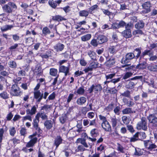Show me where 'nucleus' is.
Listing matches in <instances>:
<instances>
[{"label":"nucleus","instance_id":"f257e3e1","mask_svg":"<svg viewBox=\"0 0 157 157\" xmlns=\"http://www.w3.org/2000/svg\"><path fill=\"white\" fill-rule=\"evenodd\" d=\"M147 123L146 119L144 117H142L141 121L139 122L137 124L136 128L138 130L142 129L146 130L147 129Z\"/></svg>","mask_w":157,"mask_h":157},{"label":"nucleus","instance_id":"f03ea898","mask_svg":"<svg viewBox=\"0 0 157 157\" xmlns=\"http://www.w3.org/2000/svg\"><path fill=\"white\" fill-rule=\"evenodd\" d=\"M10 93L13 96H18L21 94V91L19 87L16 85L12 86L10 90Z\"/></svg>","mask_w":157,"mask_h":157},{"label":"nucleus","instance_id":"7ed1b4c3","mask_svg":"<svg viewBox=\"0 0 157 157\" xmlns=\"http://www.w3.org/2000/svg\"><path fill=\"white\" fill-rule=\"evenodd\" d=\"M33 135H30L29 136L30 139H31L30 141L26 145V147H33L34 144L36 142L37 139L36 137H33Z\"/></svg>","mask_w":157,"mask_h":157},{"label":"nucleus","instance_id":"20e7f679","mask_svg":"<svg viewBox=\"0 0 157 157\" xmlns=\"http://www.w3.org/2000/svg\"><path fill=\"white\" fill-rule=\"evenodd\" d=\"M134 57L135 56L133 53H128L126 55L125 58L122 59L121 63H127L129 60L133 59Z\"/></svg>","mask_w":157,"mask_h":157},{"label":"nucleus","instance_id":"39448f33","mask_svg":"<svg viewBox=\"0 0 157 157\" xmlns=\"http://www.w3.org/2000/svg\"><path fill=\"white\" fill-rule=\"evenodd\" d=\"M101 125L102 128L105 131L108 132L111 131V126L107 121L104 122H102Z\"/></svg>","mask_w":157,"mask_h":157},{"label":"nucleus","instance_id":"423d86ee","mask_svg":"<svg viewBox=\"0 0 157 157\" xmlns=\"http://www.w3.org/2000/svg\"><path fill=\"white\" fill-rule=\"evenodd\" d=\"M33 93L34 98L37 99V101L40 102L43 98V94H41L40 91H34Z\"/></svg>","mask_w":157,"mask_h":157},{"label":"nucleus","instance_id":"0eeeda50","mask_svg":"<svg viewBox=\"0 0 157 157\" xmlns=\"http://www.w3.org/2000/svg\"><path fill=\"white\" fill-rule=\"evenodd\" d=\"M147 119L149 123L153 124H155L157 123V117H156L154 114H150L147 117Z\"/></svg>","mask_w":157,"mask_h":157},{"label":"nucleus","instance_id":"6e6552de","mask_svg":"<svg viewBox=\"0 0 157 157\" xmlns=\"http://www.w3.org/2000/svg\"><path fill=\"white\" fill-rule=\"evenodd\" d=\"M64 45L61 43H58L54 47V49L57 52H61L64 48Z\"/></svg>","mask_w":157,"mask_h":157},{"label":"nucleus","instance_id":"1a4fd4ad","mask_svg":"<svg viewBox=\"0 0 157 157\" xmlns=\"http://www.w3.org/2000/svg\"><path fill=\"white\" fill-rule=\"evenodd\" d=\"M97 67V64L94 62H92L90 64L89 66L86 68L84 71L86 72H87L89 71H92L93 69Z\"/></svg>","mask_w":157,"mask_h":157},{"label":"nucleus","instance_id":"9d476101","mask_svg":"<svg viewBox=\"0 0 157 157\" xmlns=\"http://www.w3.org/2000/svg\"><path fill=\"white\" fill-rule=\"evenodd\" d=\"M120 49V46L117 45L116 46H110L109 48V50L110 53H113L117 52Z\"/></svg>","mask_w":157,"mask_h":157},{"label":"nucleus","instance_id":"9b49d317","mask_svg":"<svg viewBox=\"0 0 157 157\" xmlns=\"http://www.w3.org/2000/svg\"><path fill=\"white\" fill-rule=\"evenodd\" d=\"M122 36L126 38H130L132 36L130 29H126L121 33Z\"/></svg>","mask_w":157,"mask_h":157},{"label":"nucleus","instance_id":"f8f14e48","mask_svg":"<svg viewBox=\"0 0 157 157\" xmlns=\"http://www.w3.org/2000/svg\"><path fill=\"white\" fill-rule=\"evenodd\" d=\"M97 40L98 43L101 44L107 41V39L106 36L101 35L97 37Z\"/></svg>","mask_w":157,"mask_h":157},{"label":"nucleus","instance_id":"ddd939ff","mask_svg":"<svg viewBox=\"0 0 157 157\" xmlns=\"http://www.w3.org/2000/svg\"><path fill=\"white\" fill-rule=\"evenodd\" d=\"M142 6L146 11H144L145 13H148L150 11V7H151V4L149 2H145L142 5Z\"/></svg>","mask_w":157,"mask_h":157},{"label":"nucleus","instance_id":"4468645a","mask_svg":"<svg viewBox=\"0 0 157 157\" xmlns=\"http://www.w3.org/2000/svg\"><path fill=\"white\" fill-rule=\"evenodd\" d=\"M86 101V99L85 97H81L77 99L76 103L78 105H82L84 104Z\"/></svg>","mask_w":157,"mask_h":157},{"label":"nucleus","instance_id":"2eb2a0df","mask_svg":"<svg viewBox=\"0 0 157 157\" xmlns=\"http://www.w3.org/2000/svg\"><path fill=\"white\" fill-rule=\"evenodd\" d=\"M40 117L43 120L47 119V116L46 115V114L44 112H40L37 113L35 117L36 118H38V119H39Z\"/></svg>","mask_w":157,"mask_h":157},{"label":"nucleus","instance_id":"dca6fc26","mask_svg":"<svg viewBox=\"0 0 157 157\" xmlns=\"http://www.w3.org/2000/svg\"><path fill=\"white\" fill-rule=\"evenodd\" d=\"M36 111V108L35 106H33L31 110L28 109L26 110V113L27 114L33 115L35 114Z\"/></svg>","mask_w":157,"mask_h":157},{"label":"nucleus","instance_id":"f3484780","mask_svg":"<svg viewBox=\"0 0 157 157\" xmlns=\"http://www.w3.org/2000/svg\"><path fill=\"white\" fill-rule=\"evenodd\" d=\"M3 10L5 12L10 13H11L12 9L8 3L7 4L4 5L2 7Z\"/></svg>","mask_w":157,"mask_h":157},{"label":"nucleus","instance_id":"a211bd4d","mask_svg":"<svg viewBox=\"0 0 157 157\" xmlns=\"http://www.w3.org/2000/svg\"><path fill=\"white\" fill-rule=\"evenodd\" d=\"M76 143H80L85 147L87 148L89 147V145H87V143L86 142V140H85L79 138L77 139Z\"/></svg>","mask_w":157,"mask_h":157},{"label":"nucleus","instance_id":"6ab92c4d","mask_svg":"<svg viewBox=\"0 0 157 157\" xmlns=\"http://www.w3.org/2000/svg\"><path fill=\"white\" fill-rule=\"evenodd\" d=\"M13 25H6L1 28V29L2 32H5L11 29L13 27Z\"/></svg>","mask_w":157,"mask_h":157},{"label":"nucleus","instance_id":"aec40b11","mask_svg":"<svg viewBox=\"0 0 157 157\" xmlns=\"http://www.w3.org/2000/svg\"><path fill=\"white\" fill-rule=\"evenodd\" d=\"M146 62L145 61H144L143 63H139L136 66V68L138 69H142L146 68Z\"/></svg>","mask_w":157,"mask_h":157},{"label":"nucleus","instance_id":"412c9836","mask_svg":"<svg viewBox=\"0 0 157 157\" xmlns=\"http://www.w3.org/2000/svg\"><path fill=\"white\" fill-rule=\"evenodd\" d=\"M62 141V139L60 136H58L55 139V144L57 147L61 144Z\"/></svg>","mask_w":157,"mask_h":157},{"label":"nucleus","instance_id":"4be33fe9","mask_svg":"<svg viewBox=\"0 0 157 157\" xmlns=\"http://www.w3.org/2000/svg\"><path fill=\"white\" fill-rule=\"evenodd\" d=\"M148 69L153 71H157V65L151 64L148 67Z\"/></svg>","mask_w":157,"mask_h":157},{"label":"nucleus","instance_id":"5701e85b","mask_svg":"<svg viewBox=\"0 0 157 157\" xmlns=\"http://www.w3.org/2000/svg\"><path fill=\"white\" fill-rule=\"evenodd\" d=\"M60 71L61 72L64 73L65 75H67L69 71V69L67 67L62 66L60 67Z\"/></svg>","mask_w":157,"mask_h":157},{"label":"nucleus","instance_id":"b1692460","mask_svg":"<svg viewBox=\"0 0 157 157\" xmlns=\"http://www.w3.org/2000/svg\"><path fill=\"white\" fill-rule=\"evenodd\" d=\"M144 23L142 21L138 22L135 25V27L136 29H140L142 28L144 26Z\"/></svg>","mask_w":157,"mask_h":157},{"label":"nucleus","instance_id":"393cba45","mask_svg":"<svg viewBox=\"0 0 157 157\" xmlns=\"http://www.w3.org/2000/svg\"><path fill=\"white\" fill-rule=\"evenodd\" d=\"M122 112L124 114H127L133 113L132 109L130 108H127L123 110Z\"/></svg>","mask_w":157,"mask_h":157},{"label":"nucleus","instance_id":"a878e982","mask_svg":"<svg viewBox=\"0 0 157 157\" xmlns=\"http://www.w3.org/2000/svg\"><path fill=\"white\" fill-rule=\"evenodd\" d=\"M91 35L90 34H88L83 36L81 37V40L83 41H85L89 40L91 38Z\"/></svg>","mask_w":157,"mask_h":157},{"label":"nucleus","instance_id":"bb28decb","mask_svg":"<svg viewBox=\"0 0 157 157\" xmlns=\"http://www.w3.org/2000/svg\"><path fill=\"white\" fill-rule=\"evenodd\" d=\"M44 124L46 127L48 129L51 128L52 127V124L51 121H46Z\"/></svg>","mask_w":157,"mask_h":157},{"label":"nucleus","instance_id":"cd10ccee","mask_svg":"<svg viewBox=\"0 0 157 157\" xmlns=\"http://www.w3.org/2000/svg\"><path fill=\"white\" fill-rule=\"evenodd\" d=\"M88 55L92 59H95L96 54L95 52L93 51H90L88 52Z\"/></svg>","mask_w":157,"mask_h":157},{"label":"nucleus","instance_id":"c85d7f7f","mask_svg":"<svg viewBox=\"0 0 157 157\" xmlns=\"http://www.w3.org/2000/svg\"><path fill=\"white\" fill-rule=\"evenodd\" d=\"M10 135L13 136L15 134L16 131L15 127H10L9 130Z\"/></svg>","mask_w":157,"mask_h":157},{"label":"nucleus","instance_id":"c756f323","mask_svg":"<svg viewBox=\"0 0 157 157\" xmlns=\"http://www.w3.org/2000/svg\"><path fill=\"white\" fill-rule=\"evenodd\" d=\"M79 13V16L81 17H86L88 16L89 14L88 12L85 10L80 11Z\"/></svg>","mask_w":157,"mask_h":157},{"label":"nucleus","instance_id":"7c9ffc66","mask_svg":"<svg viewBox=\"0 0 157 157\" xmlns=\"http://www.w3.org/2000/svg\"><path fill=\"white\" fill-rule=\"evenodd\" d=\"M52 19L56 21H61L62 20H66L63 17L59 15H56L53 16L52 17Z\"/></svg>","mask_w":157,"mask_h":157},{"label":"nucleus","instance_id":"2f4dec72","mask_svg":"<svg viewBox=\"0 0 157 157\" xmlns=\"http://www.w3.org/2000/svg\"><path fill=\"white\" fill-rule=\"evenodd\" d=\"M115 63V60L114 58H111L106 62V65L109 67L114 64Z\"/></svg>","mask_w":157,"mask_h":157},{"label":"nucleus","instance_id":"473e14b6","mask_svg":"<svg viewBox=\"0 0 157 157\" xmlns=\"http://www.w3.org/2000/svg\"><path fill=\"white\" fill-rule=\"evenodd\" d=\"M94 90L95 92H97L101 90L102 87L100 84L94 85Z\"/></svg>","mask_w":157,"mask_h":157},{"label":"nucleus","instance_id":"72a5a7b5","mask_svg":"<svg viewBox=\"0 0 157 157\" xmlns=\"http://www.w3.org/2000/svg\"><path fill=\"white\" fill-rule=\"evenodd\" d=\"M98 132L97 129L94 128L92 129L90 131V134L93 137H95L98 135Z\"/></svg>","mask_w":157,"mask_h":157},{"label":"nucleus","instance_id":"f704fd0d","mask_svg":"<svg viewBox=\"0 0 157 157\" xmlns=\"http://www.w3.org/2000/svg\"><path fill=\"white\" fill-rule=\"evenodd\" d=\"M139 139V134L138 133H136L130 139L131 142H134Z\"/></svg>","mask_w":157,"mask_h":157},{"label":"nucleus","instance_id":"c9c22d12","mask_svg":"<svg viewBox=\"0 0 157 157\" xmlns=\"http://www.w3.org/2000/svg\"><path fill=\"white\" fill-rule=\"evenodd\" d=\"M85 92V90L83 87H81L78 88L77 90L78 94L81 95H83Z\"/></svg>","mask_w":157,"mask_h":157},{"label":"nucleus","instance_id":"e433bc0d","mask_svg":"<svg viewBox=\"0 0 157 157\" xmlns=\"http://www.w3.org/2000/svg\"><path fill=\"white\" fill-rule=\"evenodd\" d=\"M39 122V119L36 117L33 120V127L36 129H37L38 127V123Z\"/></svg>","mask_w":157,"mask_h":157},{"label":"nucleus","instance_id":"4c0bfd02","mask_svg":"<svg viewBox=\"0 0 157 157\" xmlns=\"http://www.w3.org/2000/svg\"><path fill=\"white\" fill-rule=\"evenodd\" d=\"M0 96L4 99H6L9 98V94L6 91H3L0 94Z\"/></svg>","mask_w":157,"mask_h":157},{"label":"nucleus","instance_id":"58836bf2","mask_svg":"<svg viewBox=\"0 0 157 157\" xmlns=\"http://www.w3.org/2000/svg\"><path fill=\"white\" fill-rule=\"evenodd\" d=\"M122 67H125V69L127 71L128 70L133 69L135 66H130L129 64H125L124 65L122 66Z\"/></svg>","mask_w":157,"mask_h":157},{"label":"nucleus","instance_id":"ea45409f","mask_svg":"<svg viewBox=\"0 0 157 157\" xmlns=\"http://www.w3.org/2000/svg\"><path fill=\"white\" fill-rule=\"evenodd\" d=\"M48 3L49 5L53 8H55L57 6L56 1H54L53 0H49Z\"/></svg>","mask_w":157,"mask_h":157},{"label":"nucleus","instance_id":"a19ab883","mask_svg":"<svg viewBox=\"0 0 157 157\" xmlns=\"http://www.w3.org/2000/svg\"><path fill=\"white\" fill-rule=\"evenodd\" d=\"M143 56L146 55H149L150 56L153 55V54L152 52L150 50H145L142 53Z\"/></svg>","mask_w":157,"mask_h":157},{"label":"nucleus","instance_id":"79ce46f5","mask_svg":"<svg viewBox=\"0 0 157 157\" xmlns=\"http://www.w3.org/2000/svg\"><path fill=\"white\" fill-rule=\"evenodd\" d=\"M4 133V130L3 128H0V149L1 147V143L2 141V137L3 136V134Z\"/></svg>","mask_w":157,"mask_h":157},{"label":"nucleus","instance_id":"37998d69","mask_svg":"<svg viewBox=\"0 0 157 157\" xmlns=\"http://www.w3.org/2000/svg\"><path fill=\"white\" fill-rule=\"evenodd\" d=\"M57 73V70L56 69L54 68H52L50 69V74L52 76H56Z\"/></svg>","mask_w":157,"mask_h":157},{"label":"nucleus","instance_id":"c03bdc74","mask_svg":"<svg viewBox=\"0 0 157 157\" xmlns=\"http://www.w3.org/2000/svg\"><path fill=\"white\" fill-rule=\"evenodd\" d=\"M117 150L121 153H124V148L119 144H117Z\"/></svg>","mask_w":157,"mask_h":157},{"label":"nucleus","instance_id":"a18cd8bd","mask_svg":"<svg viewBox=\"0 0 157 157\" xmlns=\"http://www.w3.org/2000/svg\"><path fill=\"white\" fill-rule=\"evenodd\" d=\"M67 117L65 114L62 115L60 117L59 120L60 122L62 123L63 124L66 120Z\"/></svg>","mask_w":157,"mask_h":157},{"label":"nucleus","instance_id":"49530a36","mask_svg":"<svg viewBox=\"0 0 157 157\" xmlns=\"http://www.w3.org/2000/svg\"><path fill=\"white\" fill-rule=\"evenodd\" d=\"M27 120H28L30 121H32V118L29 115H28L25 116L23 117L22 121L23 122H24L25 121Z\"/></svg>","mask_w":157,"mask_h":157},{"label":"nucleus","instance_id":"de8ad7c7","mask_svg":"<svg viewBox=\"0 0 157 157\" xmlns=\"http://www.w3.org/2000/svg\"><path fill=\"white\" fill-rule=\"evenodd\" d=\"M98 6L97 5H95L91 6L89 10V11L91 13L94 10H97L98 9Z\"/></svg>","mask_w":157,"mask_h":157},{"label":"nucleus","instance_id":"09e8293b","mask_svg":"<svg viewBox=\"0 0 157 157\" xmlns=\"http://www.w3.org/2000/svg\"><path fill=\"white\" fill-rule=\"evenodd\" d=\"M20 132L21 136H25L27 133L26 129L24 128H22L20 130Z\"/></svg>","mask_w":157,"mask_h":157},{"label":"nucleus","instance_id":"8fccbe9b","mask_svg":"<svg viewBox=\"0 0 157 157\" xmlns=\"http://www.w3.org/2000/svg\"><path fill=\"white\" fill-rule=\"evenodd\" d=\"M121 95L128 98H130V92L128 90H127L121 94Z\"/></svg>","mask_w":157,"mask_h":157},{"label":"nucleus","instance_id":"3c124183","mask_svg":"<svg viewBox=\"0 0 157 157\" xmlns=\"http://www.w3.org/2000/svg\"><path fill=\"white\" fill-rule=\"evenodd\" d=\"M42 72L41 68L40 67H38V69H37V67H36L35 71V74L39 76L41 75Z\"/></svg>","mask_w":157,"mask_h":157},{"label":"nucleus","instance_id":"603ef678","mask_svg":"<svg viewBox=\"0 0 157 157\" xmlns=\"http://www.w3.org/2000/svg\"><path fill=\"white\" fill-rule=\"evenodd\" d=\"M132 73L130 72H126L123 77V79H126L132 75Z\"/></svg>","mask_w":157,"mask_h":157},{"label":"nucleus","instance_id":"864d4df0","mask_svg":"<svg viewBox=\"0 0 157 157\" xmlns=\"http://www.w3.org/2000/svg\"><path fill=\"white\" fill-rule=\"evenodd\" d=\"M120 80V78H115L111 80L110 81H106L104 82V83L105 84H106L107 83H109L110 82L113 83H116L118 82Z\"/></svg>","mask_w":157,"mask_h":157},{"label":"nucleus","instance_id":"5fc2aeb1","mask_svg":"<svg viewBox=\"0 0 157 157\" xmlns=\"http://www.w3.org/2000/svg\"><path fill=\"white\" fill-rule=\"evenodd\" d=\"M143 152L141 151L140 149L139 148H135V152L134 154L136 155H140L142 154Z\"/></svg>","mask_w":157,"mask_h":157},{"label":"nucleus","instance_id":"6e6d98bb","mask_svg":"<svg viewBox=\"0 0 157 157\" xmlns=\"http://www.w3.org/2000/svg\"><path fill=\"white\" fill-rule=\"evenodd\" d=\"M136 133H138L139 134V136H140L141 139H144L146 136V135L144 132H137Z\"/></svg>","mask_w":157,"mask_h":157},{"label":"nucleus","instance_id":"4d7b16f0","mask_svg":"<svg viewBox=\"0 0 157 157\" xmlns=\"http://www.w3.org/2000/svg\"><path fill=\"white\" fill-rule=\"evenodd\" d=\"M119 28L118 21L113 23L112 25L111 28L113 29H118Z\"/></svg>","mask_w":157,"mask_h":157},{"label":"nucleus","instance_id":"13d9d810","mask_svg":"<svg viewBox=\"0 0 157 157\" xmlns=\"http://www.w3.org/2000/svg\"><path fill=\"white\" fill-rule=\"evenodd\" d=\"M144 146L148 149L150 144L152 143V142L150 140H145L144 141Z\"/></svg>","mask_w":157,"mask_h":157},{"label":"nucleus","instance_id":"bf43d9fd","mask_svg":"<svg viewBox=\"0 0 157 157\" xmlns=\"http://www.w3.org/2000/svg\"><path fill=\"white\" fill-rule=\"evenodd\" d=\"M134 83L133 82H130L126 85V87L128 89H132L134 87Z\"/></svg>","mask_w":157,"mask_h":157},{"label":"nucleus","instance_id":"052dcab7","mask_svg":"<svg viewBox=\"0 0 157 157\" xmlns=\"http://www.w3.org/2000/svg\"><path fill=\"white\" fill-rule=\"evenodd\" d=\"M122 119L124 124H127L129 122L128 119L126 116H123L122 118Z\"/></svg>","mask_w":157,"mask_h":157},{"label":"nucleus","instance_id":"680f3d73","mask_svg":"<svg viewBox=\"0 0 157 157\" xmlns=\"http://www.w3.org/2000/svg\"><path fill=\"white\" fill-rule=\"evenodd\" d=\"M132 33L133 35H139L142 34L143 33L141 30H137L133 31Z\"/></svg>","mask_w":157,"mask_h":157},{"label":"nucleus","instance_id":"e2e57ef3","mask_svg":"<svg viewBox=\"0 0 157 157\" xmlns=\"http://www.w3.org/2000/svg\"><path fill=\"white\" fill-rule=\"evenodd\" d=\"M43 33L45 35L49 34L50 33V31L47 27L43 28L42 30Z\"/></svg>","mask_w":157,"mask_h":157},{"label":"nucleus","instance_id":"0e129e2a","mask_svg":"<svg viewBox=\"0 0 157 157\" xmlns=\"http://www.w3.org/2000/svg\"><path fill=\"white\" fill-rule=\"evenodd\" d=\"M113 105L111 104L108 105V106L105 107V110L108 111H109L113 109Z\"/></svg>","mask_w":157,"mask_h":157},{"label":"nucleus","instance_id":"69168bd1","mask_svg":"<svg viewBox=\"0 0 157 157\" xmlns=\"http://www.w3.org/2000/svg\"><path fill=\"white\" fill-rule=\"evenodd\" d=\"M9 66L11 68L15 67L16 66V63L14 61H11L9 63Z\"/></svg>","mask_w":157,"mask_h":157},{"label":"nucleus","instance_id":"338daca9","mask_svg":"<svg viewBox=\"0 0 157 157\" xmlns=\"http://www.w3.org/2000/svg\"><path fill=\"white\" fill-rule=\"evenodd\" d=\"M111 122L112 127H114L116 126L117 124V120L116 118H112L111 119Z\"/></svg>","mask_w":157,"mask_h":157},{"label":"nucleus","instance_id":"774afa93","mask_svg":"<svg viewBox=\"0 0 157 157\" xmlns=\"http://www.w3.org/2000/svg\"><path fill=\"white\" fill-rule=\"evenodd\" d=\"M90 120H89L88 119H84L83 120V124L84 126H87L88 127L89 125V124H90L89 123V121Z\"/></svg>","mask_w":157,"mask_h":157}]
</instances>
